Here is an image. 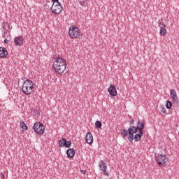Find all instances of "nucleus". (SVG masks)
<instances>
[{"label":"nucleus","instance_id":"nucleus-17","mask_svg":"<svg viewBox=\"0 0 179 179\" xmlns=\"http://www.w3.org/2000/svg\"><path fill=\"white\" fill-rule=\"evenodd\" d=\"M3 29V30H6V31H8V30H10V25L6 22H4L2 23Z\"/></svg>","mask_w":179,"mask_h":179},{"label":"nucleus","instance_id":"nucleus-5","mask_svg":"<svg viewBox=\"0 0 179 179\" xmlns=\"http://www.w3.org/2000/svg\"><path fill=\"white\" fill-rule=\"evenodd\" d=\"M50 10L54 15H61L62 10H64V7L62 6V4H61V3L59 2L53 3L51 6Z\"/></svg>","mask_w":179,"mask_h":179},{"label":"nucleus","instance_id":"nucleus-8","mask_svg":"<svg viewBox=\"0 0 179 179\" xmlns=\"http://www.w3.org/2000/svg\"><path fill=\"white\" fill-rule=\"evenodd\" d=\"M170 96L173 104H178V96H177V91L176 90H170Z\"/></svg>","mask_w":179,"mask_h":179},{"label":"nucleus","instance_id":"nucleus-27","mask_svg":"<svg viewBox=\"0 0 179 179\" xmlns=\"http://www.w3.org/2000/svg\"><path fill=\"white\" fill-rule=\"evenodd\" d=\"M4 43H5V44H8V43H9V40L5 39Z\"/></svg>","mask_w":179,"mask_h":179},{"label":"nucleus","instance_id":"nucleus-20","mask_svg":"<svg viewBox=\"0 0 179 179\" xmlns=\"http://www.w3.org/2000/svg\"><path fill=\"white\" fill-rule=\"evenodd\" d=\"M171 107H173V103H171V101H167L166 104V108L168 110H170V108H171Z\"/></svg>","mask_w":179,"mask_h":179},{"label":"nucleus","instance_id":"nucleus-22","mask_svg":"<svg viewBox=\"0 0 179 179\" xmlns=\"http://www.w3.org/2000/svg\"><path fill=\"white\" fill-rule=\"evenodd\" d=\"M86 1H87V0L81 1L80 2V5H81V6H86Z\"/></svg>","mask_w":179,"mask_h":179},{"label":"nucleus","instance_id":"nucleus-2","mask_svg":"<svg viewBox=\"0 0 179 179\" xmlns=\"http://www.w3.org/2000/svg\"><path fill=\"white\" fill-rule=\"evenodd\" d=\"M54 71L57 73H64L66 69V60L62 57H57L52 64Z\"/></svg>","mask_w":179,"mask_h":179},{"label":"nucleus","instance_id":"nucleus-1","mask_svg":"<svg viewBox=\"0 0 179 179\" xmlns=\"http://www.w3.org/2000/svg\"><path fill=\"white\" fill-rule=\"evenodd\" d=\"M145 128V124L141 122L138 120L137 122V126H130L127 130L124 129L121 131V136L125 139L127 136L128 141L132 142L134 141V134H138V132H143L142 129Z\"/></svg>","mask_w":179,"mask_h":179},{"label":"nucleus","instance_id":"nucleus-26","mask_svg":"<svg viewBox=\"0 0 179 179\" xmlns=\"http://www.w3.org/2000/svg\"><path fill=\"white\" fill-rule=\"evenodd\" d=\"M59 0H52V2H53V3H55L57 2H59Z\"/></svg>","mask_w":179,"mask_h":179},{"label":"nucleus","instance_id":"nucleus-14","mask_svg":"<svg viewBox=\"0 0 179 179\" xmlns=\"http://www.w3.org/2000/svg\"><path fill=\"white\" fill-rule=\"evenodd\" d=\"M142 136H143V131H138V134L134 136L135 142H139L142 139Z\"/></svg>","mask_w":179,"mask_h":179},{"label":"nucleus","instance_id":"nucleus-4","mask_svg":"<svg viewBox=\"0 0 179 179\" xmlns=\"http://www.w3.org/2000/svg\"><path fill=\"white\" fill-rule=\"evenodd\" d=\"M69 36L73 40L75 38H78L79 36H80V29L76 27L75 25H72L69 29Z\"/></svg>","mask_w":179,"mask_h":179},{"label":"nucleus","instance_id":"nucleus-11","mask_svg":"<svg viewBox=\"0 0 179 179\" xmlns=\"http://www.w3.org/2000/svg\"><path fill=\"white\" fill-rule=\"evenodd\" d=\"M108 92L110 96H117V88H115V85H111L108 89Z\"/></svg>","mask_w":179,"mask_h":179},{"label":"nucleus","instance_id":"nucleus-19","mask_svg":"<svg viewBox=\"0 0 179 179\" xmlns=\"http://www.w3.org/2000/svg\"><path fill=\"white\" fill-rule=\"evenodd\" d=\"M160 31L159 34L160 36H166V33H167V30H166V28H163V27H160Z\"/></svg>","mask_w":179,"mask_h":179},{"label":"nucleus","instance_id":"nucleus-24","mask_svg":"<svg viewBox=\"0 0 179 179\" xmlns=\"http://www.w3.org/2000/svg\"><path fill=\"white\" fill-rule=\"evenodd\" d=\"M162 113H164V114H166V108H164V106L162 107Z\"/></svg>","mask_w":179,"mask_h":179},{"label":"nucleus","instance_id":"nucleus-18","mask_svg":"<svg viewBox=\"0 0 179 179\" xmlns=\"http://www.w3.org/2000/svg\"><path fill=\"white\" fill-rule=\"evenodd\" d=\"M20 127L22 129H24L25 131H27V129H28L27 124H26V123H24V121L21 120L20 122Z\"/></svg>","mask_w":179,"mask_h":179},{"label":"nucleus","instance_id":"nucleus-9","mask_svg":"<svg viewBox=\"0 0 179 179\" xmlns=\"http://www.w3.org/2000/svg\"><path fill=\"white\" fill-rule=\"evenodd\" d=\"M72 143L69 141H66V138H62L59 140V146L60 148H64V146H65V148H69L70 146H71Z\"/></svg>","mask_w":179,"mask_h":179},{"label":"nucleus","instance_id":"nucleus-16","mask_svg":"<svg viewBox=\"0 0 179 179\" xmlns=\"http://www.w3.org/2000/svg\"><path fill=\"white\" fill-rule=\"evenodd\" d=\"M67 157L72 159L75 156V149L69 148L66 150Z\"/></svg>","mask_w":179,"mask_h":179},{"label":"nucleus","instance_id":"nucleus-6","mask_svg":"<svg viewBox=\"0 0 179 179\" xmlns=\"http://www.w3.org/2000/svg\"><path fill=\"white\" fill-rule=\"evenodd\" d=\"M33 128L34 131L36 132V134H39V135H43V134L45 132L44 124L40 122H35Z\"/></svg>","mask_w":179,"mask_h":179},{"label":"nucleus","instance_id":"nucleus-3","mask_svg":"<svg viewBox=\"0 0 179 179\" xmlns=\"http://www.w3.org/2000/svg\"><path fill=\"white\" fill-rule=\"evenodd\" d=\"M22 90L26 96H30L34 92V83L31 80L27 79L23 82Z\"/></svg>","mask_w":179,"mask_h":179},{"label":"nucleus","instance_id":"nucleus-23","mask_svg":"<svg viewBox=\"0 0 179 179\" xmlns=\"http://www.w3.org/2000/svg\"><path fill=\"white\" fill-rule=\"evenodd\" d=\"M159 27L160 28V27H163L164 29L165 28V27H166V24H164V22H160L159 24Z\"/></svg>","mask_w":179,"mask_h":179},{"label":"nucleus","instance_id":"nucleus-13","mask_svg":"<svg viewBox=\"0 0 179 179\" xmlns=\"http://www.w3.org/2000/svg\"><path fill=\"white\" fill-rule=\"evenodd\" d=\"M99 167L101 171H103V173H106V171H107V164H106V162H104L103 160H101L99 162Z\"/></svg>","mask_w":179,"mask_h":179},{"label":"nucleus","instance_id":"nucleus-29","mask_svg":"<svg viewBox=\"0 0 179 179\" xmlns=\"http://www.w3.org/2000/svg\"><path fill=\"white\" fill-rule=\"evenodd\" d=\"M104 174H105V176H107L108 177V176H110V175L108 174V172H104Z\"/></svg>","mask_w":179,"mask_h":179},{"label":"nucleus","instance_id":"nucleus-12","mask_svg":"<svg viewBox=\"0 0 179 179\" xmlns=\"http://www.w3.org/2000/svg\"><path fill=\"white\" fill-rule=\"evenodd\" d=\"M23 36H20L14 38V43L16 45L22 47L23 45Z\"/></svg>","mask_w":179,"mask_h":179},{"label":"nucleus","instance_id":"nucleus-7","mask_svg":"<svg viewBox=\"0 0 179 179\" xmlns=\"http://www.w3.org/2000/svg\"><path fill=\"white\" fill-rule=\"evenodd\" d=\"M155 160L158 166L163 165L164 166H166V162H167V157H166V154H158L155 155Z\"/></svg>","mask_w":179,"mask_h":179},{"label":"nucleus","instance_id":"nucleus-28","mask_svg":"<svg viewBox=\"0 0 179 179\" xmlns=\"http://www.w3.org/2000/svg\"><path fill=\"white\" fill-rule=\"evenodd\" d=\"M80 171H81L82 174H86V171H85V170H81Z\"/></svg>","mask_w":179,"mask_h":179},{"label":"nucleus","instance_id":"nucleus-15","mask_svg":"<svg viewBox=\"0 0 179 179\" xmlns=\"http://www.w3.org/2000/svg\"><path fill=\"white\" fill-rule=\"evenodd\" d=\"M8 55V50L3 47H0V58H3Z\"/></svg>","mask_w":179,"mask_h":179},{"label":"nucleus","instance_id":"nucleus-21","mask_svg":"<svg viewBox=\"0 0 179 179\" xmlns=\"http://www.w3.org/2000/svg\"><path fill=\"white\" fill-rule=\"evenodd\" d=\"M103 126V124L100 122V120H96L95 122V127L96 128H101Z\"/></svg>","mask_w":179,"mask_h":179},{"label":"nucleus","instance_id":"nucleus-25","mask_svg":"<svg viewBox=\"0 0 179 179\" xmlns=\"http://www.w3.org/2000/svg\"><path fill=\"white\" fill-rule=\"evenodd\" d=\"M129 124L131 125H134V124H135V120L134 119H132L131 120L129 121Z\"/></svg>","mask_w":179,"mask_h":179},{"label":"nucleus","instance_id":"nucleus-10","mask_svg":"<svg viewBox=\"0 0 179 179\" xmlns=\"http://www.w3.org/2000/svg\"><path fill=\"white\" fill-rule=\"evenodd\" d=\"M85 142H87L88 145H93V134H92V132L89 131L87 133L85 136Z\"/></svg>","mask_w":179,"mask_h":179}]
</instances>
